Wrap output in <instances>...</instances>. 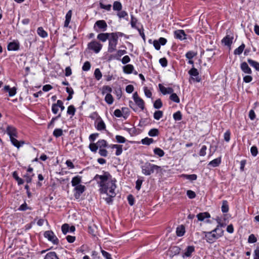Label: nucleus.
I'll use <instances>...</instances> for the list:
<instances>
[{
	"label": "nucleus",
	"instance_id": "nucleus-23",
	"mask_svg": "<svg viewBox=\"0 0 259 259\" xmlns=\"http://www.w3.org/2000/svg\"><path fill=\"white\" fill-rule=\"evenodd\" d=\"M233 37H230L229 35H227L222 40V43L227 46H231L232 44Z\"/></svg>",
	"mask_w": 259,
	"mask_h": 259
},
{
	"label": "nucleus",
	"instance_id": "nucleus-27",
	"mask_svg": "<svg viewBox=\"0 0 259 259\" xmlns=\"http://www.w3.org/2000/svg\"><path fill=\"white\" fill-rule=\"evenodd\" d=\"M247 61L252 67L255 69L256 70L259 71V63L250 59H248Z\"/></svg>",
	"mask_w": 259,
	"mask_h": 259
},
{
	"label": "nucleus",
	"instance_id": "nucleus-62",
	"mask_svg": "<svg viewBox=\"0 0 259 259\" xmlns=\"http://www.w3.org/2000/svg\"><path fill=\"white\" fill-rule=\"evenodd\" d=\"M101 251L103 256L105 257L106 259H112L111 254L108 252L102 249L101 250Z\"/></svg>",
	"mask_w": 259,
	"mask_h": 259
},
{
	"label": "nucleus",
	"instance_id": "nucleus-64",
	"mask_svg": "<svg viewBox=\"0 0 259 259\" xmlns=\"http://www.w3.org/2000/svg\"><path fill=\"white\" fill-rule=\"evenodd\" d=\"M253 259H259V247H257L254 251Z\"/></svg>",
	"mask_w": 259,
	"mask_h": 259
},
{
	"label": "nucleus",
	"instance_id": "nucleus-9",
	"mask_svg": "<svg viewBox=\"0 0 259 259\" xmlns=\"http://www.w3.org/2000/svg\"><path fill=\"white\" fill-rule=\"evenodd\" d=\"M20 44L18 41H14L10 42L7 47L9 51H17L19 49Z\"/></svg>",
	"mask_w": 259,
	"mask_h": 259
},
{
	"label": "nucleus",
	"instance_id": "nucleus-24",
	"mask_svg": "<svg viewBox=\"0 0 259 259\" xmlns=\"http://www.w3.org/2000/svg\"><path fill=\"white\" fill-rule=\"evenodd\" d=\"M221 162V159L220 157L215 158L212 161H210L208 165L215 167L218 166Z\"/></svg>",
	"mask_w": 259,
	"mask_h": 259
},
{
	"label": "nucleus",
	"instance_id": "nucleus-55",
	"mask_svg": "<svg viewBox=\"0 0 259 259\" xmlns=\"http://www.w3.org/2000/svg\"><path fill=\"white\" fill-rule=\"evenodd\" d=\"M91 68V64L89 61H86L84 63L82 69L84 71H89Z\"/></svg>",
	"mask_w": 259,
	"mask_h": 259
},
{
	"label": "nucleus",
	"instance_id": "nucleus-30",
	"mask_svg": "<svg viewBox=\"0 0 259 259\" xmlns=\"http://www.w3.org/2000/svg\"><path fill=\"white\" fill-rule=\"evenodd\" d=\"M44 259H59L56 252H49L46 255Z\"/></svg>",
	"mask_w": 259,
	"mask_h": 259
},
{
	"label": "nucleus",
	"instance_id": "nucleus-42",
	"mask_svg": "<svg viewBox=\"0 0 259 259\" xmlns=\"http://www.w3.org/2000/svg\"><path fill=\"white\" fill-rule=\"evenodd\" d=\"M98 148H105L107 146V143L105 140H100L97 143Z\"/></svg>",
	"mask_w": 259,
	"mask_h": 259
},
{
	"label": "nucleus",
	"instance_id": "nucleus-11",
	"mask_svg": "<svg viewBox=\"0 0 259 259\" xmlns=\"http://www.w3.org/2000/svg\"><path fill=\"white\" fill-rule=\"evenodd\" d=\"M158 87L160 92L163 95L170 94L174 92V90L171 88H166L161 84H159Z\"/></svg>",
	"mask_w": 259,
	"mask_h": 259
},
{
	"label": "nucleus",
	"instance_id": "nucleus-49",
	"mask_svg": "<svg viewBox=\"0 0 259 259\" xmlns=\"http://www.w3.org/2000/svg\"><path fill=\"white\" fill-rule=\"evenodd\" d=\"M154 107L156 109H159L162 106V103L160 99H157L154 103Z\"/></svg>",
	"mask_w": 259,
	"mask_h": 259
},
{
	"label": "nucleus",
	"instance_id": "nucleus-38",
	"mask_svg": "<svg viewBox=\"0 0 259 259\" xmlns=\"http://www.w3.org/2000/svg\"><path fill=\"white\" fill-rule=\"evenodd\" d=\"M153 151L155 155H157L159 157H162L164 155V151L159 148H155Z\"/></svg>",
	"mask_w": 259,
	"mask_h": 259
},
{
	"label": "nucleus",
	"instance_id": "nucleus-15",
	"mask_svg": "<svg viewBox=\"0 0 259 259\" xmlns=\"http://www.w3.org/2000/svg\"><path fill=\"white\" fill-rule=\"evenodd\" d=\"M189 74L192 77H196L195 80L197 82H200L201 79L199 77V72L197 69L192 68L189 71Z\"/></svg>",
	"mask_w": 259,
	"mask_h": 259
},
{
	"label": "nucleus",
	"instance_id": "nucleus-57",
	"mask_svg": "<svg viewBox=\"0 0 259 259\" xmlns=\"http://www.w3.org/2000/svg\"><path fill=\"white\" fill-rule=\"evenodd\" d=\"M196 55V53L194 52L193 51H189L186 53V57L187 59L191 60L194 57H195Z\"/></svg>",
	"mask_w": 259,
	"mask_h": 259
},
{
	"label": "nucleus",
	"instance_id": "nucleus-54",
	"mask_svg": "<svg viewBox=\"0 0 259 259\" xmlns=\"http://www.w3.org/2000/svg\"><path fill=\"white\" fill-rule=\"evenodd\" d=\"M89 148L92 152H96L98 149V146L97 143H91L89 145Z\"/></svg>",
	"mask_w": 259,
	"mask_h": 259
},
{
	"label": "nucleus",
	"instance_id": "nucleus-61",
	"mask_svg": "<svg viewBox=\"0 0 259 259\" xmlns=\"http://www.w3.org/2000/svg\"><path fill=\"white\" fill-rule=\"evenodd\" d=\"M159 62L161 65L163 67H165L167 65V61L165 58L160 59Z\"/></svg>",
	"mask_w": 259,
	"mask_h": 259
},
{
	"label": "nucleus",
	"instance_id": "nucleus-3",
	"mask_svg": "<svg viewBox=\"0 0 259 259\" xmlns=\"http://www.w3.org/2000/svg\"><path fill=\"white\" fill-rule=\"evenodd\" d=\"M108 40V52L109 53H113L116 50V46L118 41L116 39V36H114L113 37L110 36Z\"/></svg>",
	"mask_w": 259,
	"mask_h": 259
},
{
	"label": "nucleus",
	"instance_id": "nucleus-45",
	"mask_svg": "<svg viewBox=\"0 0 259 259\" xmlns=\"http://www.w3.org/2000/svg\"><path fill=\"white\" fill-rule=\"evenodd\" d=\"M63 135V131L61 128H56L53 132V135L56 138L59 137Z\"/></svg>",
	"mask_w": 259,
	"mask_h": 259
},
{
	"label": "nucleus",
	"instance_id": "nucleus-47",
	"mask_svg": "<svg viewBox=\"0 0 259 259\" xmlns=\"http://www.w3.org/2000/svg\"><path fill=\"white\" fill-rule=\"evenodd\" d=\"M62 231L64 234H66L69 232V226L67 224H64L61 227Z\"/></svg>",
	"mask_w": 259,
	"mask_h": 259
},
{
	"label": "nucleus",
	"instance_id": "nucleus-40",
	"mask_svg": "<svg viewBox=\"0 0 259 259\" xmlns=\"http://www.w3.org/2000/svg\"><path fill=\"white\" fill-rule=\"evenodd\" d=\"M170 94L171 95L169 96L170 100L175 103H179L180 101V99H179V97L177 96V95L176 93H172Z\"/></svg>",
	"mask_w": 259,
	"mask_h": 259
},
{
	"label": "nucleus",
	"instance_id": "nucleus-7",
	"mask_svg": "<svg viewBox=\"0 0 259 259\" xmlns=\"http://www.w3.org/2000/svg\"><path fill=\"white\" fill-rule=\"evenodd\" d=\"M85 187L84 185H79L75 186L74 190L75 193L74 196L76 199H78L80 195L85 191Z\"/></svg>",
	"mask_w": 259,
	"mask_h": 259
},
{
	"label": "nucleus",
	"instance_id": "nucleus-60",
	"mask_svg": "<svg viewBox=\"0 0 259 259\" xmlns=\"http://www.w3.org/2000/svg\"><path fill=\"white\" fill-rule=\"evenodd\" d=\"M250 152L253 156H256L258 153V150L256 146H252L250 149Z\"/></svg>",
	"mask_w": 259,
	"mask_h": 259
},
{
	"label": "nucleus",
	"instance_id": "nucleus-26",
	"mask_svg": "<svg viewBox=\"0 0 259 259\" xmlns=\"http://www.w3.org/2000/svg\"><path fill=\"white\" fill-rule=\"evenodd\" d=\"M12 176L14 179L17 181L19 185H21L24 183V180L18 176V174L16 171L13 172Z\"/></svg>",
	"mask_w": 259,
	"mask_h": 259
},
{
	"label": "nucleus",
	"instance_id": "nucleus-5",
	"mask_svg": "<svg viewBox=\"0 0 259 259\" xmlns=\"http://www.w3.org/2000/svg\"><path fill=\"white\" fill-rule=\"evenodd\" d=\"M44 236L54 244H58L59 243L58 239L52 231H46L44 233Z\"/></svg>",
	"mask_w": 259,
	"mask_h": 259
},
{
	"label": "nucleus",
	"instance_id": "nucleus-56",
	"mask_svg": "<svg viewBox=\"0 0 259 259\" xmlns=\"http://www.w3.org/2000/svg\"><path fill=\"white\" fill-rule=\"evenodd\" d=\"M115 139L117 142L119 143H124L126 141V139L124 137L119 135L116 136Z\"/></svg>",
	"mask_w": 259,
	"mask_h": 259
},
{
	"label": "nucleus",
	"instance_id": "nucleus-20",
	"mask_svg": "<svg viewBox=\"0 0 259 259\" xmlns=\"http://www.w3.org/2000/svg\"><path fill=\"white\" fill-rule=\"evenodd\" d=\"M198 220L199 221H203L205 218H209L210 217V214L207 212H201L196 215Z\"/></svg>",
	"mask_w": 259,
	"mask_h": 259
},
{
	"label": "nucleus",
	"instance_id": "nucleus-8",
	"mask_svg": "<svg viewBox=\"0 0 259 259\" xmlns=\"http://www.w3.org/2000/svg\"><path fill=\"white\" fill-rule=\"evenodd\" d=\"M174 35L175 38L181 40L186 39V34L183 30L179 29L175 31Z\"/></svg>",
	"mask_w": 259,
	"mask_h": 259
},
{
	"label": "nucleus",
	"instance_id": "nucleus-32",
	"mask_svg": "<svg viewBox=\"0 0 259 259\" xmlns=\"http://www.w3.org/2000/svg\"><path fill=\"white\" fill-rule=\"evenodd\" d=\"M222 211L223 213H226L229 210V206L227 200H223L221 207Z\"/></svg>",
	"mask_w": 259,
	"mask_h": 259
},
{
	"label": "nucleus",
	"instance_id": "nucleus-18",
	"mask_svg": "<svg viewBox=\"0 0 259 259\" xmlns=\"http://www.w3.org/2000/svg\"><path fill=\"white\" fill-rule=\"evenodd\" d=\"M185 232V227L183 225L179 226L176 229V234L179 237H182L184 236Z\"/></svg>",
	"mask_w": 259,
	"mask_h": 259
},
{
	"label": "nucleus",
	"instance_id": "nucleus-51",
	"mask_svg": "<svg viewBox=\"0 0 259 259\" xmlns=\"http://www.w3.org/2000/svg\"><path fill=\"white\" fill-rule=\"evenodd\" d=\"M257 241V238L253 234H250L248 238V242L249 243H253Z\"/></svg>",
	"mask_w": 259,
	"mask_h": 259
},
{
	"label": "nucleus",
	"instance_id": "nucleus-37",
	"mask_svg": "<svg viewBox=\"0 0 259 259\" xmlns=\"http://www.w3.org/2000/svg\"><path fill=\"white\" fill-rule=\"evenodd\" d=\"M153 142H154V140L153 139L149 138L148 137H146L141 140V143L143 145H149Z\"/></svg>",
	"mask_w": 259,
	"mask_h": 259
},
{
	"label": "nucleus",
	"instance_id": "nucleus-33",
	"mask_svg": "<svg viewBox=\"0 0 259 259\" xmlns=\"http://www.w3.org/2000/svg\"><path fill=\"white\" fill-rule=\"evenodd\" d=\"M113 9L114 11H120L122 9V5L118 1H115L113 5Z\"/></svg>",
	"mask_w": 259,
	"mask_h": 259
},
{
	"label": "nucleus",
	"instance_id": "nucleus-19",
	"mask_svg": "<svg viewBox=\"0 0 259 259\" xmlns=\"http://www.w3.org/2000/svg\"><path fill=\"white\" fill-rule=\"evenodd\" d=\"M10 140L12 144L17 148H19L24 144V141H18L15 137L10 138Z\"/></svg>",
	"mask_w": 259,
	"mask_h": 259
},
{
	"label": "nucleus",
	"instance_id": "nucleus-53",
	"mask_svg": "<svg viewBox=\"0 0 259 259\" xmlns=\"http://www.w3.org/2000/svg\"><path fill=\"white\" fill-rule=\"evenodd\" d=\"M206 150L207 147L205 145H203L199 151V155L200 156H204L206 154Z\"/></svg>",
	"mask_w": 259,
	"mask_h": 259
},
{
	"label": "nucleus",
	"instance_id": "nucleus-29",
	"mask_svg": "<svg viewBox=\"0 0 259 259\" xmlns=\"http://www.w3.org/2000/svg\"><path fill=\"white\" fill-rule=\"evenodd\" d=\"M212 232H215L217 234V237L219 238L221 237L224 235V230L220 228V226L218 225L217 227L212 230Z\"/></svg>",
	"mask_w": 259,
	"mask_h": 259
},
{
	"label": "nucleus",
	"instance_id": "nucleus-59",
	"mask_svg": "<svg viewBox=\"0 0 259 259\" xmlns=\"http://www.w3.org/2000/svg\"><path fill=\"white\" fill-rule=\"evenodd\" d=\"M59 106L58 105V101L57 103L53 104L52 107V110L54 114H57L59 110Z\"/></svg>",
	"mask_w": 259,
	"mask_h": 259
},
{
	"label": "nucleus",
	"instance_id": "nucleus-28",
	"mask_svg": "<svg viewBox=\"0 0 259 259\" xmlns=\"http://www.w3.org/2000/svg\"><path fill=\"white\" fill-rule=\"evenodd\" d=\"M37 34L41 37L45 38L48 36L47 32L43 29L42 27H39L37 30Z\"/></svg>",
	"mask_w": 259,
	"mask_h": 259
},
{
	"label": "nucleus",
	"instance_id": "nucleus-43",
	"mask_svg": "<svg viewBox=\"0 0 259 259\" xmlns=\"http://www.w3.org/2000/svg\"><path fill=\"white\" fill-rule=\"evenodd\" d=\"M75 108L73 105H70L67 109V114L73 116L75 113Z\"/></svg>",
	"mask_w": 259,
	"mask_h": 259
},
{
	"label": "nucleus",
	"instance_id": "nucleus-48",
	"mask_svg": "<svg viewBox=\"0 0 259 259\" xmlns=\"http://www.w3.org/2000/svg\"><path fill=\"white\" fill-rule=\"evenodd\" d=\"M94 75L97 80H100L101 78L102 75L101 72L100 71L99 68H97L95 69L94 72Z\"/></svg>",
	"mask_w": 259,
	"mask_h": 259
},
{
	"label": "nucleus",
	"instance_id": "nucleus-2",
	"mask_svg": "<svg viewBox=\"0 0 259 259\" xmlns=\"http://www.w3.org/2000/svg\"><path fill=\"white\" fill-rule=\"evenodd\" d=\"M142 172L145 176H149L154 171L158 172L161 170L160 166L147 162L141 166Z\"/></svg>",
	"mask_w": 259,
	"mask_h": 259
},
{
	"label": "nucleus",
	"instance_id": "nucleus-13",
	"mask_svg": "<svg viewBox=\"0 0 259 259\" xmlns=\"http://www.w3.org/2000/svg\"><path fill=\"white\" fill-rule=\"evenodd\" d=\"M126 53V51L125 50H119L117 51L115 54L111 55L109 59H116L117 60H119L120 58Z\"/></svg>",
	"mask_w": 259,
	"mask_h": 259
},
{
	"label": "nucleus",
	"instance_id": "nucleus-4",
	"mask_svg": "<svg viewBox=\"0 0 259 259\" xmlns=\"http://www.w3.org/2000/svg\"><path fill=\"white\" fill-rule=\"evenodd\" d=\"M88 49L98 53L102 48V45L97 41H92L88 45Z\"/></svg>",
	"mask_w": 259,
	"mask_h": 259
},
{
	"label": "nucleus",
	"instance_id": "nucleus-52",
	"mask_svg": "<svg viewBox=\"0 0 259 259\" xmlns=\"http://www.w3.org/2000/svg\"><path fill=\"white\" fill-rule=\"evenodd\" d=\"M34 176V174H32L30 175V174H26L24 176V178H25V181L27 183H29L31 182L32 177Z\"/></svg>",
	"mask_w": 259,
	"mask_h": 259
},
{
	"label": "nucleus",
	"instance_id": "nucleus-21",
	"mask_svg": "<svg viewBox=\"0 0 259 259\" xmlns=\"http://www.w3.org/2000/svg\"><path fill=\"white\" fill-rule=\"evenodd\" d=\"M72 16V11L69 10L66 14L65 16V21L64 22V26L65 27H67L69 25V24L71 21V18Z\"/></svg>",
	"mask_w": 259,
	"mask_h": 259
},
{
	"label": "nucleus",
	"instance_id": "nucleus-39",
	"mask_svg": "<svg viewBox=\"0 0 259 259\" xmlns=\"http://www.w3.org/2000/svg\"><path fill=\"white\" fill-rule=\"evenodd\" d=\"M159 134L157 128L151 129L148 132V135L150 137H155L158 136Z\"/></svg>",
	"mask_w": 259,
	"mask_h": 259
},
{
	"label": "nucleus",
	"instance_id": "nucleus-34",
	"mask_svg": "<svg viewBox=\"0 0 259 259\" xmlns=\"http://www.w3.org/2000/svg\"><path fill=\"white\" fill-rule=\"evenodd\" d=\"M245 48V45L244 44H242L241 45H240L238 48L234 50V54L235 55H240L243 52L244 49Z\"/></svg>",
	"mask_w": 259,
	"mask_h": 259
},
{
	"label": "nucleus",
	"instance_id": "nucleus-35",
	"mask_svg": "<svg viewBox=\"0 0 259 259\" xmlns=\"http://www.w3.org/2000/svg\"><path fill=\"white\" fill-rule=\"evenodd\" d=\"M206 240L209 243H213L216 239L213 237L211 234V233L206 232L205 234Z\"/></svg>",
	"mask_w": 259,
	"mask_h": 259
},
{
	"label": "nucleus",
	"instance_id": "nucleus-22",
	"mask_svg": "<svg viewBox=\"0 0 259 259\" xmlns=\"http://www.w3.org/2000/svg\"><path fill=\"white\" fill-rule=\"evenodd\" d=\"M81 182V177L79 176H77L72 178L71 181V184L72 186L75 187L79 185Z\"/></svg>",
	"mask_w": 259,
	"mask_h": 259
},
{
	"label": "nucleus",
	"instance_id": "nucleus-12",
	"mask_svg": "<svg viewBox=\"0 0 259 259\" xmlns=\"http://www.w3.org/2000/svg\"><path fill=\"white\" fill-rule=\"evenodd\" d=\"M96 26L103 31H105L107 27L106 22L104 20H98L96 21L94 26L95 28Z\"/></svg>",
	"mask_w": 259,
	"mask_h": 259
},
{
	"label": "nucleus",
	"instance_id": "nucleus-63",
	"mask_svg": "<svg viewBox=\"0 0 259 259\" xmlns=\"http://www.w3.org/2000/svg\"><path fill=\"white\" fill-rule=\"evenodd\" d=\"M187 195L190 199L194 198L196 197L195 193L192 190H188L187 192Z\"/></svg>",
	"mask_w": 259,
	"mask_h": 259
},
{
	"label": "nucleus",
	"instance_id": "nucleus-16",
	"mask_svg": "<svg viewBox=\"0 0 259 259\" xmlns=\"http://www.w3.org/2000/svg\"><path fill=\"white\" fill-rule=\"evenodd\" d=\"M110 37V33H101L98 35L97 38L102 42L106 41Z\"/></svg>",
	"mask_w": 259,
	"mask_h": 259
},
{
	"label": "nucleus",
	"instance_id": "nucleus-41",
	"mask_svg": "<svg viewBox=\"0 0 259 259\" xmlns=\"http://www.w3.org/2000/svg\"><path fill=\"white\" fill-rule=\"evenodd\" d=\"M105 100L107 104L111 105L113 102V98L110 94H107L105 97Z\"/></svg>",
	"mask_w": 259,
	"mask_h": 259
},
{
	"label": "nucleus",
	"instance_id": "nucleus-50",
	"mask_svg": "<svg viewBox=\"0 0 259 259\" xmlns=\"http://www.w3.org/2000/svg\"><path fill=\"white\" fill-rule=\"evenodd\" d=\"M112 91V88L110 87L108 85H104L102 88V94H105L107 93H108V94H110Z\"/></svg>",
	"mask_w": 259,
	"mask_h": 259
},
{
	"label": "nucleus",
	"instance_id": "nucleus-17",
	"mask_svg": "<svg viewBox=\"0 0 259 259\" xmlns=\"http://www.w3.org/2000/svg\"><path fill=\"white\" fill-rule=\"evenodd\" d=\"M195 251V248L193 246H188L186 248L184 253L183 255V257H190L191 256L192 253Z\"/></svg>",
	"mask_w": 259,
	"mask_h": 259
},
{
	"label": "nucleus",
	"instance_id": "nucleus-31",
	"mask_svg": "<svg viewBox=\"0 0 259 259\" xmlns=\"http://www.w3.org/2000/svg\"><path fill=\"white\" fill-rule=\"evenodd\" d=\"M105 128H106L105 124L102 120H101L98 122L97 125H96V128L98 131L104 130L105 129Z\"/></svg>",
	"mask_w": 259,
	"mask_h": 259
},
{
	"label": "nucleus",
	"instance_id": "nucleus-36",
	"mask_svg": "<svg viewBox=\"0 0 259 259\" xmlns=\"http://www.w3.org/2000/svg\"><path fill=\"white\" fill-rule=\"evenodd\" d=\"M182 177L186 178V179L189 180L191 181L196 180L197 178V176L195 174H192V175L183 174L182 175Z\"/></svg>",
	"mask_w": 259,
	"mask_h": 259
},
{
	"label": "nucleus",
	"instance_id": "nucleus-25",
	"mask_svg": "<svg viewBox=\"0 0 259 259\" xmlns=\"http://www.w3.org/2000/svg\"><path fill=\"white\" fill-rule=\"evenodd\" d=\"M123 71L125 73L130 74L132 73L134 70V67L133 65L128 64L124 66L123 68Z\"/></svg>",
	"mask_w": 259,
	"mask_h": 259
},
{
	"label": "nucleus",
	"instance_id": "nucleus-1",
	"mask_svg": "<svg viewBox=\"0 0 259 259\" xmlns=\"http://www.w3.org/2000/svg\"><path fill=\"white\" fill-rule=\"evenodd\" d=\"M103 175H96L94 180H96L99 185L100 192L109 196L105 200L107 203L110 204L112 202V198L116 195L115 190L116 188L115 184L116 180L112 178L108 172L103 171Z\"/></svg>",
	"mask_w": 259,
	"mask_h": 259
},
{
	"label": "nucleus",
	"instance_id": "nucleus-44",
	"mask_svg": "<svg viewBox=\"0 0 259 259\" xmlns=\"http://www.w3.org/2000/svg\"><path fill=\"white\" fill-rule=\"evenodd\" d=\"M154 118L156 120L160 119L163 116V112L160 110L156 111L154 113Z\"/></svg>",
	"mask_w": 259,
	"mask_h": 259
},
{
	"label": "nucleus",
	"instance_id": "nucleus-14",
	"mask_svg": "<svg viewBox=\"0 0 259 259\" xmlns=\"http://www.w3.org/2000/svg\"><path fill=\"white\" fill-rule=\"evenodd\" d=\"M240 68L242 71L246 74H251L252 71L248 66L247 63L245 62H242L240 65Z\"/></svg>",
	"mask_w": 259,
	"mask_h": 259
},
{
	"label": "nucleus",
	"instance_id": "nucleus-6",
	"mask_svg": "<svg viewBox=\"0 0 259 259\" xmlns=\"http://www.w3.org/2000/svg\"><path fill=\"white\" fill-rule=\"evenodd\" d=\"M133 98L136 105L143 110L145 108V103L143 100L139 96L137 92L134 93Z\"/></svg>",
	"mask_w": 259,
	"mask_h": 259
},
{
	"label": "nucleus",
	"instance_id": "nucleus-58",
	"mask_svg": "<svg viewBox=\"0 0 259 259\" xmlns=\"http://www.w3.org/2000/svg\"><path fill=\"white\" fill-rule=\"evenodd\" d=\"M18 209L20 211H24L27 209H31V208L28 207L27 204L25 202L23 204H22L19 206Z\"/></svg>",
	"mask_w": 259,
	"mask_h": 259
},
{
	"label": "nucleus",
	"instance_id": "nucleus-46",
	"mask_svg": "<svg viewBox=\"0 0 259 259\" xmlns=\"http://www.w3.org/2000/svg\"><path fill=\"white\" fill-rule=\"evenodd\" d=\"M174 119L176 121H179L182 119V115L180 111H178L173 114Z\"/></svg>",
	"mask_w": 259,
	"mask_h": 259
},
{
	"label": "nucleus",
	"instance_id": "nucleus-10",
	"mask_svg": "<svg viewBox=\"0 0 259 259\" xmlns=\"http://www.w3.org/2000/svg\"><path fill=\"white\" fill-rule=\"evenodd\" d=\"M7 133L9 135L10 138L11 137H17V133L15 127L8 125L7 127Z\"/></svg>",
	"mask_w": 259,
	"mask_h": 259
}]
</instances>
